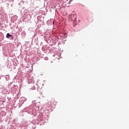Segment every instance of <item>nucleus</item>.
<instances>
[{
    "instance_id": "f257e3e1",
    "label": "nucleus",
    "mask_w": 129,
    "mask_h": 129,
    "mask_svg": "<svg viewBox=\"0 0 129 129\" xmlns=\"http://www.w3.org/2000/svg\"><path fill=\"white\" fill-rule=\"evenodd\" d=\"M10 37H12L13 38V36H12V35L10 34V33H7L6 37L9 39Z\"/></svg>"
}]
</instances>
